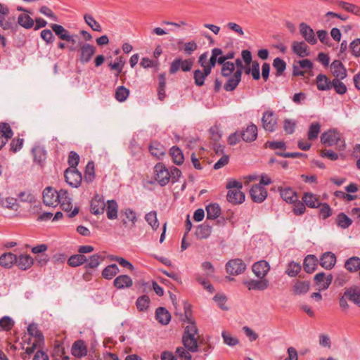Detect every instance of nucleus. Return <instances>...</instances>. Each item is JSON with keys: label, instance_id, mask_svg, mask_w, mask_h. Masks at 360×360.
<instances>
[{"label": "nucleus", "instance_id": "obj_1", "mask_svg": "<svg viewBox=\"0 0 360 360\" xmlns=\"http://www.w3.org/2000/svg\"><path fill=\"white\" fill-rule=\"evenodd\" d=\"M185 319L184 321H186L188 325L185 328L184 333L182 336V343L186 349L191 352L198 351V338L195 335L198 333V328L195 322L190 318V311L188 307H185Z\"/></svg>", "mask_w": 360, "mask_h": 360}, {"label": "nucleus", "instance_id": "obj_2", "mask_svg": "<svg viewBox=\"0 0 360 360\" xmlns=\"http://www.w3.org/2000/svg\"><path fill=\"white\" fill-rule=\"evenodd\" d=\"M226 188L229 190L226 200L233 205L242 204L245 199V195L241 191L243 184L240 181L230 179L228 181Z\"/></svg>", "mask_w": 360, "mask_h": 360}, {"label": "nucleus", "instance_id": "obj_3", "mask_svg": "<svg viewBox=\"0 0 360 360\" xmlns=\"http://www.w3.org/2000/svg\"><path fill=\"white\" fill-rule=\"evenodd\" d=\"M321 141L328 146L338 145L340 150H343L345 148V141L342 140L341 134L335 130L324 132L321 136Z\"/></svg>", "mask_w": 360, "mask_h": 360}, {"label": "nucleus", "instance_id": "obj_4", "mask_svg": "<svg viewBox=\"0 0 360 360\" xmlns=\"http://www.w3.org/2000/svg\"><path fill=\"white\" fill-rule=\"evenodd\" d=\"M155 179L161 186L167 185L170 179V172L162 163H158L154 167Z\"/></svg>", "mask_w": 360, "mask_h": 360}, {"label": "nucleus", "instance_id": "obj_5", "mask_svg": "<svg viewBox=\"0 0 360 360\" xmlns=\"http://www.w3.org/2000/svg\"><path fill=\"white\" fill-rule=\"evenodd\" d=\"M277 116L271 110L264 112L262 117V127L266 131L273 132L277 126Z\"/></svg>", "mask_w": 360, "mask_h": 360}, {"label": "nucleus", "instance_id": "obj_6", "mask_svg": "<svg viewBox=\"0 0 360 360\" xmlns=\"http://www.w3.org/2000/svg\"><path fill=\"white\" fill-rule=\"evenodd\" d=\"M193 65V60L192 59L176 58L171 64L169 72L171 74H174L180 69L184 72H188L191 70Z\"/></svg>", "mask_w": 360, "mask_h": 360}, {"label": "nucleus", "instance_id": "obj_7", "mask_svg": "<svg viewBox=\"0 0 360 360\" xmlns=\"http://www.w3.org/2000/svg\"><path fill=\"white\" fill-rule=\"evenodd\" d=\"M245 269V264L240 259H231L226 265V272L231 275L240 274Z\"/></svg>", "mask_w": 360, "mask_h": 360}, {"label": "nucleus", "instance_id": "obj_8", "mask_svg": "<svg viewBox=\"0 0 360 360\" xmlns=\"http://www.w3.org/2000/svg\"><path fill=\"white\" fill-rule=\"evenodd\" d=\"M58 197L59 191L51 187H47L43 191V201L47 206H56L58 204Z\"/></svg>", "mask_w": 360, "mask_h": 360}, {"label": "nucleus", "instance_id": "obj_9", "mask_svg": "<svg viewBox=\"0 0 360 360\" xmlns=\"http://www.w3.org/2000/svg\"><path fill=\"white\" fill-rule=\"evenodd\" d=\"M243 284L249 290H265L269 286V281L266 278H259V280L249 279L245 280Z\"/></svg>", "mask_w": 360, "mask_h": 360}, {"label": "nucleus", "instance_id": "obj_10", "mask_svg": "<svg viewBox=\"0 0 360 360\" xmlns=\"http://www.w3.org/2000/svg\"><path fill=\"white\" fill-rule=\"evenodd\" d=\"M252 200L257 203L262 202L267 197V191L259 184L253 185L250 191Z\"/></svg>", "mask_w": 360, "mask_h": 360}, {"label": "nucleus", "instance_id": "obj_11", "mask_svg": "<svg viewBox=\"0 0 360 360\" xmlns=\"http://www.w3.org/2000/svg\"><path fill=\"white\" fill-rule=\"evenodd\" d=\"M66 182L72 187H78L82 181V174L77 169H67L65 172Z\"/></svg>", "mask_w": 360, "mask_h": 360}, {"label": "nucleus", "instance_id": "obj_12", "mask_svg": "<svg viewBox=\"0 0 360 360\" xmlns=\"http://www.w3.org/2000/svg\"><path fill=\"white\" fill-rule=\"evenodd\" d=\"M332 281L333 276L330 274L326 275L324 273H319L314 276V281L319 291L328 289Z\"/></svg>", "mask_w": 360, "mask_h": 360}, {"label": "nucleus", "instance_id": "obj_13", "mask_svg": "<svg viewBox=\"0 0 360 360\" xmlns=\"http://www.w3.org/2000/svg\"><path fill=\"white\" fill-rule=\"evenodd\" d=\"M270 270L269 264L264 261L261 260L255 263L252 266V271L255 275L259 278H265L266 275Z\"/></svg>", "mask_w": 360, "mask_h": 360}, {"label": "nucleus", "instance_id": "obj_14", "mask_svg": "<svg viewBox=\"0 0 360 360\" xmlns=\"http://www.w3.org/2000/svg\"><path fill=\"white\" fill-rule=\"evenodd\" d=\"M16 260V266L19 269L22 271L30 269L34 262V259L27 254H20L19 256H17Z\"/></svg>", "mask_w": 360, "mask_h": 360}, {"label": "nucleus", "instance_id": "obj_15", "mask_svg": "<svg viewBox=\"0 0 360 360\" xmlns=\"http://www.w3.org/2000/svg\"><path fill=\"white\" fill-rule=\"evenodd\" d=\"M95 53V48L89 44H80V61L82 63H86L91 59Z\"/></svg>", "mask_w": 360, "mask_h": 360}, {"label": "nucleus", "instance_id": "obj_16", "mask_svg": "<svg viewBox=\"0 0 360 360\" xmlns=\"http://www.w3.org/2000/svg\"><path fill=\"white\" fill-rule=\"evenodd\" d=\"M300 32L309 44H315L317 42L314 30L307 24L300 23Z\"/></svg>", "mask_w": 360, "mask_h": 360}, {"label": "nucleus", "instance_id": "obj_17", "mask_svg": "<svg viewBox=\"0 0 360 360\" xmlns=\"http://www.w3.org/2000/svg\"><path fill=\"white\" fill-rule=\"evenodd\" d=\"M105 207L104 199L101 195H96L91 200V209L94 214H103Z\"/></svg>", "mask_w": 360, "mask_h": 360}, {"label": "nucleus", "instance_id": "obj_18", "mask_svg": "<svg viewBox=\"0 0 360 360\" xmlns=\"http://www.w3.org/2000/svg\"><path fill=\"white\" fill-rule=\"evenodd\" d=\"M330 70L335 79H343L347 76V72L340 60H334L330 65Z\"/></svg>", "mask_w": 360, "mask_h": 360}, {"label": "nucleus", "instance_id": "obj_19", "mask_svg": "<svg viewBox=\"0 0 360 360\" xmlns=\"http://www.w3.org/2000/svg\"><path fill=\"white\" fill-rule=\"evenodd\" d=\"M13 136L11 127L7 123H0V149L7 143Z\"/></svg>", "mask_w": 360, "mask_h": 360}, {"label": "nucleus", "instance_id": "obj_20", "mask_svg": "<svg viewBox=\"0 0 360 360\" xmlns=\"http://www.w3.org/2000/svg\"><path fill=\"white\" fill-rule=\"evenodd\" d=\"M292 49L296 55L301 58L309 55V46L304 41H294L292 43Z\"/></svg>", "mask_w": 360, "mask_h": 360}, {"label": "nucleus", "instance_id": "obj_21", "mask_svg": "<svg viewBox=\"0 0 360 360\" xmlns=\"http://www.w3.org/2000/svg\"><path fill=\"white\" fill-rule=\"evenodd\" d=\"M17 255L12 252H6L0 256V266L6 269H11L17 261Z\"/></svg>", "mask_w": 360, "mask_h": 360}, {"label": "nucleus", "instance_id": "obj_22", "mask_svg": "<svg viewBox=\"0 0 360 360\" xmlns=\"http://www.w3.org/2000/svg\"><path fill=\"white\" fill-rule=\"evenodd\" d=\"M58 203L60 204V206L64 211L70 212L71 210V198L66 190L60 189L59 191Z\"/></svg>", "mask_w": 360, "mask_h": 360}, {"label": "nucleus", "instance_id": "obj_23", "mask_svg": "<svg viewBox=\"0 0 360 360\" xmlns=\"http://www.w3.org/2000/svg\"><path fill=\"white\" fill-rule=\"evenodd\" d=\"M257 136V127L255 124H250L241 133V138L246 142L253 141Z\"/></svg>", "mask_w": 360, "mask_h": 360}, {"label": "nucleus", "instance_id": "obj_24", "mask_svg": "<svg viewBox=\"0 0 360 360\" xmlns=\"http://www.w3.org/2000/svg\"><path fill=\"white\" fill-rule=\"evenodd\" d=\"M280 195L283 200L288 203H294L298 200L296 192L290 188H281Z\"/></svg>", "mask_w": 360, "mask_h": 360}, {"label": "nucleus", "instance_id": "obj_25", "mask_svg": "<svg viewBox=\"0 0 360 360\" xmlns=\"http://www.w3.org/2000/svg\"><path fill=\"white\" fill-rule=\"evenodd\" d=\"M317 89L320 91H328L332 88V82L325 75L319 74L316 78Z\"/></svg>", "mask_w": 360, "mask_h": 360}, {"label": "nucleus", "instance_id": "obj_26", "mask_svg": "<svg viewBox=\"0 0 360 360\" xmlns=\"http://www.w3.org/2000/svg\"><path fill=\"white\" fill-rule=\"evenodd\" d=\"M241 80V71L240 70H236L233 75L231 77L227 82L224 85V89L227 91H231L234 90L239 82Z\"/></svg>", "mask_w": 360, "mask_h": 360}, {"label": "nucleus", "instance_id": "obj_27", "mask_svg": "<svg viewBox=\"0 0 360 360\" xmlns=\"http://www.w3.org/2000/svg\"><path fill=\"white\" fill-rule=\"evenodd\" d=\"M336 262V257L332 252H325L321 257V265L326 269H332Z\"/></svg>", "mask_w": 360, "mask_h": 360}, {"label": "nucleus", "instance_id": "obj_28", "mask_svg": "<svg viewBox=\"0 0 360 360\" xmlns=\"http://www.w3.org/2000/svg\"><path fill=\"white\" fill-rule=\"evenodd\" d=\"M86 347L82 340H77L74 342L72 347V354L76 356L81 358L86 355Z\"/></svg>", "mask_w": 360, "mask_h": 360}, {"label": "nucleus", "instance_id": "obj_29", "mask_svg": "<svg viewBox=\"0 0 360 360\" xmlns=\"http://www.w3.org/2000/svg\"><path fill=\"white\" fill-rule=\"evenodd\" d=\"M302 200L307 206L311 208L319 207L321 205L319 197L311 193H304Z\"/></svg>", "mask_w": 360, "mask_h": 360}, {"label": "nucleus", "instance_id": "obj_30", "mask_svg": "<svg viewBox=\"0 0 360 360\" xmlns=\"http://www.w3.org/2000/svg\"><path fill=\"white\" fill-rule=\"evenodd\" d=\"M132 285V279L127 275L119 276L114 280V285L119 289L129 288Z\"/></svg>", "mask_w": 360, "mask_h": 360}, {"label": "nucleus", "instance_id": "obj_31", "mask_svg": "<svg viewBox=\"0 0 360 360\" xmlns=\"http://www.w3.org/2000/svg\"><path fill=\"white\" fill-rule=\"evenodd\" d=\"M156 319L162 325L169 323L171 316L169 312L164 307H159L155 312Z\"/></svg>", "mask_w": 360, "mask_h": 360}, {"label": "nucleus", "instance_id": "obj_32", "mask_svg": "<svg viewBox=\"0 0 360 360\" xmlns=\"http://www.w3.org/2000/svg\"><path fill=\"white\" fill-rule=\"evenodd\" d=\"M212 232V226L206 221L203 224L199 226L196 230L195 234L197 238L205 239L210 236Z\"/></svg>", "mask_w": 360, "mask_h": 360}, {"label": "nucleus", "instance_id": "obj_33", "mask_svg": "<svg viewBox=\"0 0 360 360\" xmlns=\"http://www.w3.org/2000/svg\"><path fill=\"white\" fill-rule=\"evenodd\" d=\"M316 265L317 259L315 256L309 255L305 257L304 261V269L307 273L311 274L314 272L316 269Z\"/></svg>", "mask_w": 360, "mask_h": 360}, {"label": "nucleus", "instance_id": "obj_34", "mask_svg": "<svg viewBox=\"0 0 360 360\" xmlns=\"http://www.w3.org/2000/svg\"><path fill=\"white\" fill-rule=\"evenodd\" d=\"M209 68H203V70H197L194 72L195 84L201 86L204 84L205 79L210 74Z\"/></svg>", "mask_w": 360, "mask_h": 360}, {"label": "nucleus", "instance_id": "obj_35", "mask_svg": "<svg viewBox=\"0 0 360 360\" xmlns=\"http://www.w3.org/2000/svg\"><path fill=\"white\" fill-rule=\"evenodd\" d=\"M345 296L354 304H356L358 300L360 299V288L357 286L347 288L345 291Z\"/></svg>", "mask_w": 360, "mask_h": 360}, {"label": "nucleus", "instance_id": "obj_36", "mask_svg": "<svg viewBox=\"0 0 360 360\" xmlns=\"http://www.w3.org/2000/svg\"><path fill=\"white\" fill-rule=\"evenodd\" d=\"M51 27L60 39L70 41L71 35L69 34L68 32L62 25L53 24Z\"/></svg>", "mask_w": 360, "mask_h": 360}, {"label": "nucleus", "instance_id": "obj_37", "mask_svg": "<svg viewBox=\"0 0 360 360\" xmlns=\"http://www.w3.org/2000/svg\"><path fill=\"white\" fill-rule=\"evenodd\" d=\"M345 267L350 272L360 271V258L358 257L349 258L345 264Z\"/></svg>", "mask_w": 360, "mask_h": 360}, {"label": "nucleus", "instance_id": "obj_38", "mask_svg": "<svg viewBox=\"0 0 360 360\" xmlns=\"http://www.w3.org/2000/svg\"><path fill=\"white\" fill-rule=\"evenodd\" d=\"M149 150L152 155L160 158L165 154V148L158 142H152L150 145Z\"/></svg>", "mask_w": 360, "mask_h": 360}, {"label": "nucleus", "instance_id": "obj_39", "mask_svg": "<svg viewBox=\"0 0 360 360\" xmlns=\"http://www.w3.org/2000/svg\"><path fill=\"white\" fill-rule=\"evenodd\" d=\"M207 211V220L211 219L214 220L217 219L220 213L221 209L217 204H210L206 207Z\"/></svg>", "mask_w": 360, "mask_h": 360}, {"label": "nucleus", "instance_id": "obj_40", "mask_svg": "<svg viewBox=\"0 0 360 360\" xmlns=\"http://www.w3.org/2000/svg\"><path fill=\"white\" fill-rule=\"evenodd\" d=\"M118 206L116 201L111 200L107 202L106 213L109 219H115L117 217Z\"/></svg>", "mask_w": 360, "mask_h": 360}, {"label": "nucleus", "instance_id": "obj_41", "mask_svg": "<svg viewBox=\"0 0 360 360\" xmlns=\"http://www.w3.org/2000/svg\"><path fill=\"white\" fill-rule=\"evenodd\" d=\"M310 283L309 281H297L293 285V292L296 295H303L309 290Z\"/></svg>", "mask_w": 360, "mask_h": 360}, {"label": "nucleus", "instance_id": "obj_42", "mask_svg": "<svg viewBox=\"0 0 360 360\" xmlns=\"http://www.w3.org/2000/svg\"><path fill=\"white\" fill-rule=\"evenodd\" d=\"M28 333L35 338L34 342L44 344V336L41 331L37 328V326L34 323L30 324L27 328Z\"/></svg>", "mask_w": 360, "mask_h": 360}, {"label": "nucleus", "instance_id": "obj_43", "mask_svg": "<svg viewBox=\"0 0 360 360\" xmlns=\"http://www.w3.org/2000/svg\"><path fill=\"white\" fill-rule=\"evenodd\" d=\"M145 220L151 226L152 229L155 231L159 228L160 223L158 220L157 212L151 211L145 216Z\"/></svg>", "mask_w": 360, "mask_h": 360}, {"label": "nucleus", "instance_id": "obj_44", "mask_svg": "<svg viewBox=\"0 0 360 360\" xmlns=\"http://www.w3.org/2000/svg\"><path fill=\"white\" fill-rule=\"evenodd\" d=\"M87 261V258L84 255H74L68 259V264L70 266H78Z\"/></svg>", "mask_w": 360, "mask_h": 360}, {"label": "nucleus", "instance_id": "obj_45", "mask_svg": "<svg viewBox=\"0 0 360 360\" xmlns=\"http://www.w3.org/2000/svg\"><path fill=\"white\" fill-rule=\"evenodd\" d=\"M170 154L172 158L173 162L175 164L180 165L183 163L184 155L181 150L178 147L173 146L170 149Z\"/></svg>", "mask_w": 360, "mask_h": 360}, {"label": "nucleus", "instance_id": "obj_46", "mask_svg": "<svg viewBox=\"0 0 360 360\" xmlns=\"http://www.w3.org/2000/svg\"><path fill=\"white\" fill-rule=\"evenodd\" d=\"M119 271L118 266L116 264H110L106 266L102 271V276L106 279H111Z\"/></svg>", "mask_w": 360, "mask_h": 360}, {"label": "nucleus", "instance_id": "obj_47", "mask_svg": "<svg viewBox=\"0 0 360 360\" xmlns=\"http://www.w3.org/2000/svg\"><path fill=\"white\" fill-rule=\"evenodd\" d=\"M221 55H222L221 49L218 48L212 49L210 62L209 63H207L205 68H209L210 72H211L212 68L215 66L216 63L217 62V57Z\"/></svg>", "mask_w": 360, "mask_h": 360}, {"label": "nucleus", "instance_id": "obj_48", "mask_svg": "<svg viewBox=\"0 0 360 360\" xmlns=\"http://www.w3.org/2000/svg\"><path fill=\"white\" fill-rule=\"evenodd\" d=\"M18 22L22 27L27 29L31 28L34 25V20L25 13L19 15Z\"/></svg>", "mask_w": 360, "mask_h": 360}, {"label": "nucleus", "instance_id": "obj_49", "mask_svg": "<svg viewBox=\"0 0 360 360\" xmlns=\"http://www.w3.org/2000/svg\"><path fill=\"white\" fill-rule=\"evenodd\" d=\"M336 221L338 225L342 229L349 227L352 223V219L344 213L339 214Z\"/></svg>", "mask_w": 360, "mask_h": 360}, {"label": "nucleus", "instance_id": "obj_50", "mask_svg": "<svg viewBox=\"0 0 360 360\" xmlns=\"http://www.w3.org/2000/svg\"><path fill=\"white\" fill-rule=\"evenodd\" d=\"M340 6L348 12L360 15V8L349 1H340Z\"/></svg>", "mask_w": 360, "mask_h": 360}, {"label": "nucleus", "instance_id": "obj_51", "mask_svg": "<svg viewBox=\"0 0 360 360\" xmlns=\"http://www.w3.org/2000/svg\"><path fill=\"white\" fill-rule=\"evenodd\" d=\"M221 336L224 342L230 347H233L238 345L239 342V340L237 338L232 336L231 334L227 331H223L221 333Z\"/></svg>", "mask_w": 360, "mask_h": 360}, {"label": "nucleus", "instance_id": "obj_52", "mask_svg": "<svg viewBox=\"0 0 360 360\" xmlns=\"http://www.w3.org/2000/svg\"><path fill=\"white\" fill-rule=\"evenodd\" d=\"M32 154L34 161L40 163L46 158V153L44 148L40 146H36L32 149Z\"/></svg>", "mask_w": 360, "mask_h": 360}, {"label": "nucleus", "instance_id": "obj_53", "mask_svg": "<svg viewBox=\"0 0 360 360\" xmlns=\"http://www.w3.org/2000/svg\"><path fill=\"white\" fill-rule=\"evenodd\" d=\"M103 260V257L101 255L95 254L93 255L89 259H87L86 267L94 269L96 268Z\"/></svg>", "mask_w": 360, "mask_h": 360}, {"label": "nucleus", "instance_id": "obj_54", "mask_svg": "<svg viewBox=\"0 0 360 360\" xmlns=\"http://www.w3.org/2000/svg\"><path fill=\"white\" fill-rule=\"evenodd\" d=\"M129 94V90L123 86H119L115 91V98L120 101H124Z\"/></svg>", "mask_w": 360, "mask_h": 360}, {"label": "nucleus", "instance_id": "obj_55", "mask_svg": "<svg viewBox=\"0 0 360 360\" xmlns=\"http://www.w3.org/2000/svg\"><path fill=\"white\" fill-rule=\"evenodd\" d=\"M273 66L276 70V76H280L285 70L286 63L280 58H276L274 60Z\"/></svg>", "mask_w": 360, "mask_h": 360}, {"label": "nucleus", "instance_id": "obj_56", "mask_svg": "<svg viewBox=\"0 0 360 360\" xmlns=\"http://www.w3.org/2000/svg\"><path fill=\"white\" fill-rule=\"evenodd\" d=\"M301 270V266L299 263L292 262L289 263L288 268L285 271L286 274L291 276H295Z\"/></svg>", "mask_w": 360, "mask_h": 360}, {"label": "nucleus", "instance_id": "obj_57", "mask_svg": "<svg viewBox=\"0 0 360 360\" xmlns=\"http://www.w3.org/2000/svg\"><path fill=\"white\" fill-rule=\"evenodd\" d=\"M332 87L334 88L335 92L338 94H344L347 91V86L341 82V79H334L332 81Z\"/></svg>", "mask_w": 360, "mask_h": 360}, {"label": "nucleus", "instance_id": "obj_58", "mask_svg": "<svg viewBox=\"0 0 360 360\" xmlns=\"http://www.w3.org/2000/svg\"><path fill=\"white\" fill-rule=\"evenodd\" d=\"M94 177V164L93 162H89L86 167L84 179L88 182H91Z\"/></svg>", "mask_w": 360, "mask_h": 360}, {"label": "nucleus", "instance_id": "obj_59", "mask_svg": "<svg viewBox=\"0 0 360 360\" xmlns=\"http://www.w3.org/2000/svg\"><path fill=\"white\" fill-rule=\"evenodd\" d=\"M0 27L4 30H15V24L11 18L6 19L3 15H0Z\"/></svg>", "mask_w": 360, "mask_h": 360}, {"label": "nucleus", "instance_id": "obj_60", "mask_svg": "<svg viewBox=\"0 0 360 360\" xmlns=\"http://www.w3.org/2000/svg\"><path fill=\"white\" fill-rule=\"evenodd\" d=\"M85 22L88 24V25L94 31L101 32V27L100 24L96 21V20L89 14H86L84 15Z\"/></svg>", "mask_w": 360, "mask_h": 360}, {"label": "nucleus", "instance_id": "obj_61", "mask_svg": "<svg viewBox=\"0 0 360 360\" xmlns=\"http://www.w3.org/2000/svg\"><path fill=\"white\" fill-rule=\"evenodd\" d=\"M321 126L319 123H312L308 131V139L309 140L316 139L320 132Z\"/></svg>", "mask_w": 360, "mask_h": 360}, {"label": "nucleus", "instance_id": "obj_62", "mask_svg": "<svg viewBox=\"0 0 360 360\" xmlns=\"http://www.w3.org/2000/svg\"><path fill=\"white\" fill-rule=\"evenodd\" d=\"M149 303V297L147 295H143L138 298L136 306L139 311H143L148 307Z\"/></svg>", "mask_w": 360, "mask_h": 360}, {"label": "nucleus", "instance_id": "obj_63", "mask_svg": "<svg viewBox=\"0 0 360 360\" xmlns=\"http://www.w3.org/2000/svg\"><path fill=\"white\" fill-rule=\"evenodd\" d=\"M14 325V321L9 316H4L0 319V327L4 330H10Z\"/></svg>", "mask_w": 360, "mask_h": 360}, {"label": "nucleus", "instance_id": "obj_64", "mask_svg": "<svg viewBox=\"0 0 360 360\" xmlns=\"http://www.w3.org/2000/svg\"><path fill=\"white\" fill-rule=\"evenodd\" d=\"M188 349L186 350L185 347H179L176 349V353L181 360H191L192 356Z\"/></svg>", "mask_w": 360, "mask_h": 360}]
</instances>
